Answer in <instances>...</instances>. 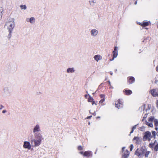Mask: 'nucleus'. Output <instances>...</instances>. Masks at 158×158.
<instances>
[{"label": "nucleus", "instance_id": "obj_9", "mask_svg": "<svg viewBox=\"0 0 158 158\" xmlns=\"http://www.w3.org/2000/svg\"><path fill=\"white\" fill-rule=\"evenodd\" d=\"M152 95L154 97L158 96V89H153L151 91Z\"/></svg>", "mask_w": 158, "mask_h": 158}, {"label": "nucleus", "instance_id": "obj_4", "mask_svg": "<svg viewBox=\"0 0 158 158\" xmlns=\"http://www.w3.org/2000/svg\"><path fill=\"white\" fill-rule=\"evenodd\" d=\"M7 70L9 71H15L16 68V66L12 63L7 64L6 65Z\"/></svg>", "mask_w": 158, "mask_h": 158}, {"label": "nucleus", "instance_id": "obj_34", "mask_svg": "<svg viewBox=\"0 0 158 158\" xmlns=\"http://www.w3.org/2000/svg\"><path fill=\"white\" fill-rule=\"evenodd\" d=\"M130 150L131 151L133 148H134V146H133V144H131L130 146Z\"/></svg>", "mask_w": 158, "mask_h": 158}, {"label": "nucleus", "instance_id": "obj_28", "mask_svg": "<svg viewBox=\"0 0 158 158\" xmlns=\"http://www.w3.org/2000/svg\"><path fill=\"white\" fill-rule=\"evenodd\" d=\"M154 150L155 151H157L158 150V143H157L155 146Z\"/></svg>", "mask_w": 158, "mask_h": 158}, {"label": "nucleus", "instance_id": "obj_12", "mask_svg": "<svg viewBox=\"0 0 158 158\" xmlns=\"http://www.w3.org/2000/svg\"><path fill=\"white\" fill-rule=\"evenodd\" d=\"M26 20L27 22H29L31 23H33L35 22V19L34 17H31L30 18H26Z\"/></svg>", "mask_w": 158, "mask_h": 158}, {"label": "nucleus", "instance_id": "obj_38", "mask_svg": "<svg viewBox=\"0 0 158 158\" xmlns=\"http://www.w3.org/2000/svg\"><path fill=\"white\" fill-rule=\"evenodd\" d=\"M7 112V111L6 110H3L2 111V113H6V112Z\"/></svg>", "mask_w": 158, "mask_h": 158}, {"label": "nucleus", "instance_id": "obj_31", "mask_svg": "<svg viewBox=\"0 0 158 158\" xmlns=\"http://www.w3.org/2000/svg\"><path fill=\"white\" fill-rule=\"evenodd\" d=\"M156 140H155V142H154V143H150V144H149V147H150V148H152V147H153L154 146V144H155V143H156Z\"/></svg>", "mask_w": 158, "mask_h": 158}, {"label": "nucleus", "instance_id": "obj_25", "mask_svg": "<svg viewBox=\"0 0 158 158\" xmlns=\"http://www.w3.org/2000/svg\"><path fill=\"white\" fill-rule=\"evenodd\" d=\"M88 95H89V97L88 99V101L89 102H91L93 100H94V99L90 95H89V94H88Z\"/></svg>", "mask_w": 158, "mask_h": 158}, {"label": "nucleus", "instance_id": "obj_27", "mask_svg": "<svg viewBox=\"0 0 158 158\" xmlns=\"http://www.w3.org/2000/svg\"><path fill=\"white\" fill-rule=\"evenodd\" d=\"M139 129L140 131H144L145 130V127L143 126L140 127L139 128Z\"/></svg>", "mask_w": 158, "mask_h": 158}, {"label": "nucleus", "instance_id": "obj_8", "mask_svg": "<svg viewBox=\"0 0 158 158\" xmlns=\"http://www.w3.org/2000/svg\"><path fill=\"white\" fill-rule=\"evenodd\" d=\"M32 146L31 145L29 142L24 141L23 143V147L25 148H27L30 150Z\"/></svg>", "mask_w": 158, "mask_h": 158}, {"label": "nucleus", "instance_id": "obj_40", "mask_svg": "<svg viewBox=\"0 0 158 158\" xmlns=\"http://www.w3.org/2000/svg\"><path fill=\"white\" fill-rule=\"evenodd\" d=\"M156 70L158 72V65L156 67Z\"/></svg>", "mask_w": 158, "mask_h": 158}, {"label": "nucleus", "instance_id": "obj_43", "mask_svg": "<svg viewBox=\"0 0 158 158\" xmlns=\"http://www.w3.org/2000/svg\"><path fill=\"white\" fill-rule=\"evenodd\" d=\"M156 105L157 107L158 108V100L156 101Z\"/></svg>", "mask_w": 158, "mask_h": 158}, {"label": "nucleus", "instance_id": "obj_26", "mask_svg": "<svg viewBox=\"0 0 158 158\" xmlns=\"http://www.w3.org/2000/svg\"><path fill=\"white\" fill-rule=\"evenodd\" d=\"M20 7L21 9L26 10L27 9V6L26 5H21Z\"/></svg>", "mask_w": 158, "mask_h": 158}, {"label": "nucleus", "instance_id": "obj_58", "mask_svg": "<svg viewBox=\"0 0 158 158\" xmlns=\"http://www.w3.org/2000/svg\"><path fill=\"white\" fill-rule=\"evenodd\" d=\"M86 92L87 93H88V92L87 91Z\"/></svg>", "mask_w": 158, "mask_h": 158}, {"label": "nucleus", "instance_id": "obj_24", "mask_svg": "<svg viewBox=\"0 0 158 158\" xmlns=\"http://www.w3.org/2000/svg\"><path fill=\"white\" fill-rule=\"evenodd\" d=\"M155 125L156 127L158 126V120L157 119H155L154 121Z\"/></svg>", "mask_w": 158, "mask_h": 158}, {"label": "nucleus", "instance_id": "obj_50", "mask_svg": "<svg viewBox=\"0 0 158 158\" xmlns=\"http://www.w3.org/2000/svg\"><path fill=\"white\" fill-rule=\"evenodd\" d=\"M108 83H109V85H110V81H108Z\"/></svg>", "mask_w": 158, "mask_h": 158}, {"label": "nucleus", "instance_id": "obj_49", "mask_svg": "<svg viewBox=\"0 0 158 158\" xmlns=\"http://www.w3.org/2000/svg\"><path fill=\"white\" fill-rule=\"evenodd\" d=\"M147 116V114H145V116H144V117H143V118H146Z\"/></svg>", "mask_w": 158, "mask_h": 158}, {"label": "nucleus", "instance_id": "obj_23", "mask_svg": "<svg viewBox=\"0 0 158 158\" xmlns=\"http://www.w3.org/2000/svg\"><path fill=\"white\" fill-rule=\"evenodd\" d=\"M154 118L153 116H151L149 118L148 121L149 122L152 123L153 121L154 120Z\"/></svg>", "mask_w": 158, "mask_h": 158}, {"label": "nucleus", "instance_id": "obj_39", "mask_svg": "<svg viewBox=\"0 0 158 158\" xmlns=\"http://www.w3.org/2000/svg\"><path fill=\"white\" fill-rule=\"evenodd\" d=\"M92 102V105H94V104H95V102L93 100L92 102Z\"/></svg>", "mask_w": 158, "mask_h": 158}, {"label": "nucleus", "instance_id": "obj_45", "mask_svg": "<svg viewBox=\"0 0 158 158\" xmlns=\"http://www.w3.org/2000/svg\"><path fill=\"white\" fill-rule=\"evenodd\" d=\"M88 95L87 94H85V97L86 98H87V97H88Z\"/></svg>", "mask_w": 158, "mask_h": 158}, {"label": "nucleus", "instance_id": "obj_7", "mask_svg": "<svg viewBox=\"0 0 158 158\" xmlns=\"http://www.w3.org/2000/svg\"><path fill=\"white\" fill-rule=\"evenodd\" d=\"M115 107L118 108V109L122 108L123 106V102L119 99L115 101Z\"/></svg>", "mask_w": 158, "mask_h": 158}, {"label": "nucleus", "instance_id": "obj_18", "mask_svg": "<svg viewBox=\"0 0 158 158\" xmlns=\"http://www.w3.org/2000/svg\"><path fill=\"white\" fill-rule=\"evenodd\" d=\"M124 92L127 95H130L132 93V91L130 90H125Z\"/></svg>", "mask_w": 158, "mask_h": 158}, {"label": "nucleus", "instance_id": "obj_56", "mask_svg": "<svg viewBox=\"0 0 158 158\" xmlns=\"http://www.w3.org/2000/svg\"><path fill=\"white\" fill-rule=\"evenodd\" d=\"M155 129H156V130L157 129V128L156 127V128H155Z\"/></svg>", "mask_w": 158, "mask_h": 158}, {"label": "nucleus", "instance_id": "obj_3", "mask_svg": "<svg viewBox=\"0 0 158 158\" xmlns=\"http://www.w3.org/2000/svg\"><path fill=\"white\" fill-rule=\"evenodd\" d=\"M2 96L4 97L10 96L12 92L11 87L9 85L5 86L3 90Z\"/></svg>", "mask_w": 158, "mask_h": 158}, {"label": "nucleus", "instance_id": "obj_10", "mask_svg": "<svg viewBox=\"0 0 158 158\" xmlns=\"http://www.w3.org/2000/svg\"><path fill=\"white\" fill-rule=\"evenodd\" d=\"M144 138H145L147 139H148L149 140L150 139V138H152V134L150 132L147 131L145 132V135L144 136Z\"/></svg>", "mask_w": 158, "mask_h": 158}, {"label": "nucleus", "instance_id": "obj_47", "mask_svg": "<svg viewBox=\"0 0 158 158\" xmlns=\"http://www.w3.org/2000/svg\"><path fill=\"white\" fill-rule=\"evenodd\" d=\"M92 117V116H89L87 117V118H91Z\"/></svg>", "mask_w": 158, "mask_h": 158}, {"label": "nucleus", "instance_id": "obj_54", "mask_svg": "<svg viewBox=\"0 0 158 158\" xmlns=\"http://www.w3.org/2000/svg\"><path fill=\"white\" fill-rule=\"evenodd\" d=\"M100 118V117H99V116H98V117H97V118Z\"/></svg>", "mask_w": 158, "mask_h": 158}, {"label": "nucleus", "instance_id": "obj_6", "mask_svg": "<svg viewBox=\"0 0 158 158\" xmlns=\"http://www.w3.org/2000/svg\"><path fill=\"white\" fill-rule=\"evenodd\" d=\"M90 33L91 36L94 37L98 35V30L96 29H93L90 31Z\"/></svg>", "mask_w": 158, "mask_h": 158}, {"label": "nucleus", "instance_id": "obj_37", "mask_svg": "<svg viewBox=\"0 0 158 158\" xmlns=\"http://www.w3.org/2000/svg\"><path fill=\"white\" fill-rule=\"evenodd\" d=\"M41 93V92H36V94L38 95H40Z\"/></svg>", "mask_w": 158, "mask_h": 158}, {"label": "nucleus", "instance_id": "obj_55", "mask_svg": "<svg viewBox=\"0 0 158 158\" xmlns=\"http://www.w3.org/2000/svg\"><path fill=\"white\" fill-rule=\"evenodd\" d=\"M80 153H81V154H82L83 153V152H81Z\"/></svg>", "mask_w": 158, "mask_h": 158}, {"label": "nucleus", "instance_id": "obj_21", "mask_svg": "<svg viewBox=\"0 0 158 158\" xmlns=\"http://www.w3.org/2000/svg\"><path fill=\"white\" fill-rule=\"evenodd\" d=\"M140 25H142V26H148L149 24V23L148 22H144L143 23H141Z\"/></svg>", "mask_w": 158, "mask_h": 158}, {"label": "nucleus", "instance_id": "obj_42", "mask_svg": "<svg viewBox=\"0 0 158 158\" xmlns=\"http://www.w3.org/2000/svg\"><path fill=\"white\" fill-rule=\"evenodd\" d=\"M125 147H123L122 148V151H123V152H124V149H125Z\"/></svg>", "mask_w": 158, "mask_h": 158}, {"label": "nucleus", "instance_id": "obj_19", "mask_svg": "<svg viewBox=\"0 0 158 158\" xmlns=\"http://www.w3.org/2000/svg\"><path fill=\"white\" fill-rule=\"evenodd\" d=\"M135 81V79L133 77H131L129 79V82L130 84L133 83Z\"/></svg>", "mask_w": 158, "mask_h": 158}, {"label": "nucleus", "instance_id": "obj_57", "mask_svg": "<svg viewBox=\"0 0 158 158\" xmlns=\"http://www.w3.org/2000/svg\"><path fill=\"white\" fill-rule=\"evenodd\" d=\"M111 88H112V89H113V87L112 86V87H111Z\"/></svg>", "mask_w": 158, "mask_h": 158}, {"label": "nucleus", "instance_id": "obj_1", "mask_svg": "<svg viewBox=\"0 0 158 158\" xmlns=\"http://www.w3.org/2000/svg\"><path fill=\"white\" fill-rule=\"evenodd\" d=\"M40 131V127L39 124L35 125L32 130L34 138L32 139L31 141L32 147H35L39 146L43 139L41 134L39 132Z\"/></svg>", "mask_w": 158, "mask_h": 158}, {"label": "nucleus", "instance_id": "obj_32", "mask_svg": "<svg viewBox=\"0 0 158 158\" xmlns=\"http://www.w3.org/2000/svg\"><path fill=\"white\" fill-rule=\"evenodd\" d=\"M150 153V152L149 151L147 152L145 155V157H148V155H149Z\"/></svg>", "mask_w": 158, "mask_h": 158}, {"label": "nucleus", "instance_id": "obj_41", "mask_svg": "<svg viewBox=\"0 0 158 158\" xmlns=\"http://www.w3.org/2000/svg\"><path fill=\"white\" fill-rule=\"evenodd\" d=\"M117 47H114V50H115V51H117Z\"/></svg>", "mask_w": 158, "mask_h": 158}, {"label": "nucleus", "instance_id": "obj_35", "mask_svg": "<svg viewBox=\"0 0 158 158\" xmlns=\"http://www.w3.org/2000/svg\"><path fill=\"white\" fill-rule=\"evenodd\" d=\"M78 149L79 150H81L83 149V148L81 146H79L78 147Z\"/></svg>", "mask_w": 158, "mask_h": 158}, {"label": "nucleus", "instance_id": "obj_33", "mask_svg": "<svg viewBox=\"0 0 158 158\" xmlns=\"http://www.w3.org/2000/svg\"><path fill=\"white\" fill-rule=\"evenodd\" d=\"M156 133V132L154 131L152 132V137H153L154 138H155Z\"/></svg>", "mask_w": 158, "mask_h": 158}, {"label": "nucleus", "instance_id": "obj_16", "mask_svg": "<svg viewBox=\"0 0 158 158\" xmlns=\"http://www.w3.org/2000/svg\"><path fill=\"white\" fill-rule=\"evenodd\" d=\"M113 58L112 60H113L114 58L117 57L118 55L117 52L114 50L113 51Z\"/></svg>", "mask_w": 158, "mask_h": 158}, {"label": "nucleus", "instance_id": "obj_52", "mask_svg": "<svg viewBox=\"0 0 158 158\" xmlns=\"http://www.w3.org/2000/svg\"><path fill=\"white\" fill-rule=\"evenodd\" d=\"M110 74L112 75V74H113V73H112L111 72H110Z\"/></svg>", "mask_w": 158, "mask_h": 158}, {"label": "nucleus", "instance_id": "obj_17", "mask_svg": "<svg viewBox=\"0 0 158 158\" xmlns=\"http://www.w3.org/2000/svg\"><path fill=\"white\" fill-rule=\"evenodd\" d=\"M145 124L148 126L149 127H153V125L152 123L150 122H148L147 121H146L145 122Z\"/></svg>", "mask_w": 158, "mask_h": 158}, {"label": "nucleus", "instance_id": "obj_53", "mask_svg": "<svg viewBox=\"0 0 158 158\" xmlns=\"http://www.w3.org/2000/svg\"><path fill=\"white\" fill-rule=\"evenodd\" d=\"M92 2H93V3H95V2H94V0H93V1H92Z\"/></svg>", "mask_w": 158, "mask_h": 158}, {"label": "nucleus", "instance_id": "obj_29", "mask_svg": "<svg viewBox=\"0 0 158 158\" xmlns=\"http://www.w3.org/2000/svg\"><path fill=\"white\" fill-rule=\"evenodd\" d=\"M3 11V9L2 7H0V16H2V12Z\"/></svg>", "mask_w": 158, "mask_h": 158}, {"label": "nucleus", "instance_id": "obj_59", "mask_svg": "<svg viewBox=\"0 0 158 158\" xmlns=\"http://www.w3.org/2000/svg\"><path fill=\"white\" fill-rule=\"evenodd\" d=\"M89 124H90V123H89Z\"/></svg>", "mask_w": 158, "mask_h": 158}, {"label": "nucleus", "instance_id": "obj_15", "mask_svg": "<svg viewBox=\"0 0 158 158\" xmlns=\"http://www.w3.org/2000/svg\"><path fill=\"white\" fill-rule=\"evenodd\" d=\"M133 140H135L136 141V143L138 144H139L141 143V140L140 139L137 137H135L133 139Z\"/></svg>", "mask_w": 158, "mask_h": 158}, {"label": "nucleus", "instance_id": "obj_13", "mask_svg": "<svg viewBox=\"0 0 158 158\" xmlns=\"http://www.w3.org/2000/svg\"><path fill=\"white\" fill-rule=\"evenodd\" d=\"M102 56L100 55H96L94 56V59L97 62L102 59Z\"/></svg>", "mask_w": 158, "mask_h": 158}, {"label": "nucleus", "instance_id": "obj_5", "mask_svg": "<svg viewBox=\"0 0 158 158\" xmlns=\"http://www.w3.org/2000/svg\"><path fill=\"white\" fill-rule=\"evenodd\" d=\"M144 150L143 149H141L140 150L137 149L135 151V154L139 158H141L143 156V154L144 153Z\"/></svg>", "mask_w": 158, "mask_h": 158}, {"label": "nucleus", "instance_id": "obj_36", "mask_svg": "<svg viewBox=\"0 0 158 158\" xmlns=\"http://www.w3.org/2000/svg\"><path fill=\"white\" fill-rule=\"evenodd\" d=\"M104 101V99H102V100H101L100 102H99L100 103H102Z\"/></svg>", "mask_w": 158, "mask_h": 158}, {"label": "nucleus", "instance_id": "obj_48", "mask_svg": "<svg viewBox=\"0 0 158 158\" xmlns=\"http://www.w3.org/2000/svg\"><path fill=\"white\" fill-rule=\"evenodd\" d=\"M104 96V95H101V97L102 98Z\"/></svg>", "mask_w": 158, "mask_h": 158}, {"label": "nucleus", "instance_id": "obj_14", "mask_svg": "<svg viewBox=\"0 0 158 158\" xmlns=\"http://www.w3.org/2000/svg\"><path fill=\"white\" fill-rule=\"evenodd\" d=\"M75 71L73 68H69L67 69L66 72L67 73H73Z\"/></svg>", "mask_w": 158, "mask_h": 158}, {"label": "nucleus", "instance_id": "obj_51", "mask_svg": "<svg viewBox=\"0 0 158 158\" xmlns=\"http://www.w3.org/2000/svg\"><path fill=\"white\" fill-rule=\"evenodd\" d=\"M137 4V1H136L135 2V5H136V4Z\"/></svg>", "mask_w": 158, "mask_h": 158}, {"label": "nucleus", "instance_id": "obj_30", "mask_svg": "<svg viewBox=\"0 0 158 158\" xmlns=\"http://www.w3.org/2000/svg\"><path fill=\"white\" fill-rule=\"evenodd\" d=\"M136 125H135L134 126V127H132V130H131V131L130 132V134L129 135H130V134H131L133 132L134 130L136 129Z\"/></svg>", "mask_w": 158, "mask_h": 158}, {"label": "nucleus", "instance_id": "obj_46", "mask_svg": "<svg viewBox=\"0 0 158 158\" xmlns=\"http://www.w3.org/2000/svg\"><path fill=\"white\" fill-rule=\"evenodd\" d=\"M3 108V107L1 105V107L0 108V110H1L2 109V108Z\"/></svg>", "mask_w": 158, "mask_h": 158}, {"label": "nucleus", "instance_id": "obj_2", "mask_svg": "<svg viewBox=\"0 0 158 158\" xmlns=\"http://www.w3.org/2000/svg\"><path fill=\"white\" fill-rule=\"evenodd\" d=\"M5 26H7V29L9 32L8 38H10L11 36V33L15 26L14 19H12L11 20L8 21L6 24Z\"/></svg>", "mask_w": 158, "mask_h": 158}, {"label": "nucleus", "instance_id": "obj_44", "mask_svg": "<svg viewBox=\"0 0 158 158\" xmlns=\"http://www.w3.org/2000/svg\"><path fill=\"white\" fill-rule=\"evenodd\" d=\"M93 114L94 116L96 115V113L95 112H94Z\"/></svg>", "mask_w": 158, "mask_h": 158}, {"label": "nucleus", "instance_id": "obj_11", "mask_svg": "<svg viewBox=\"0 0 158 158\" xmlns=\"http://www.w3.org/2000/svg\"><path fill=\"white\" fill-rule=\"evenodd\" d=\"M123 152L122 158H127L129 154V152L128 150H126Z\"/></svg>", "mask_w": 158, "mask_h": 158}, {"label": "nucleus", "instance_id": "obj_22", "mask_svg": "<svg viewBox=\"0 0 158 158\" xmlns=\"http://www.w3.org/2000/svg\"><path fill=\"white\" fill-rule=\"evenodd\" d=\"M91 153V152L90 151L85 152L84 153V156H89Z\"/></svg>", "mask_w": 158, "mask_h": 158}, {"label": "nucleus", "instance_id": "obj_20", "mask_svg": "<svg viewBox=\"0 0 158 158\" xmlns=\"http://www.w3.org/2000/svg\"><path fill=\"white\" fill-rule=\"evenodd\" d=\"M145 105L143 104L139 108V110L140 112L143 111L145 109Z\"/></svg>", "mask_w": 158, "mask_h": 158}]
</instances>
